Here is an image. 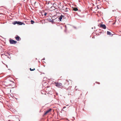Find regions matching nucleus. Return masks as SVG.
I'll return each mask as SVG.
<instances>
[{"instance_id": "nucleus-2", "label": "nucleus", "mask_w": 121, "mask_h": 121, "mask_svg": "<svg viewBox=\"0 0 121 121\" xmlns=\"http://www.w3.org/2000/svg\"><path fill=\"white\" fill-rule=\"evenodd\" d=\"M8 21L11 22L12 23H24V22H21L19 21H14L13 18H11L9 19L8 18Z\"/></svg>"}, {"instance_id": "nucleus-7", "label": "nucleus", "mask_w": 121, "mask_h": 121, "mask_svg": "<svg viewBox=\"0 0 121 121\" xmlns=\"http://www.w3.org/2000/svg\"><path fill=\"white\" fill-rule=\"evenodd\" d=\"M99 25H98L100 27H101L104 29H106V26L104 24H100V26H99Z\"/></svg>"}, {"instance_id": "nucleus-28", "label": "nucleus", "mask_w": 121, "mask_h": 121, "mask_svg": "<svg viewBox=\"0 0 121 121\" xmlns=\"http://www.w3.org/2000/svg\"><path fill=\"white\" fill-rule=\"evenodd\" d=\"M32 24H33V23H31Z\"/></svg>"}, {"instance_id": "nucleus-15", "label": "nucleus", "mask_w": 121, "mask_h": 121, "mask_svg": "<svg viewBox=\"0 0 121 121\" xmlns=\"http://www.w3.org/2000/svg\"><path fill=\"white\" fill-rule=\"evenodd\" d=\"M30 69L31 71H33L35 70V69L34 68H33V69H31V68H30Z\"/></svg>"}, {"instance_id": "nucleus-14", "label": "nucleus", "mask_w": 121, "mask_h": 121, "mask_svg": "<svg viewBox=\"0 0 121 121\" xmlns=\"http://www.w3.org/2000/svg\"><path fill=\"white\" fill-rule=\"evenodd\" d=\"M68 9H69V8H65L66 12H68Z\"/></svg>"}, {"instance_id": "nucleus-20", "label": "nucleus", "mask_w": 121, "mask_h": 121, "mask_svg": "<svg viewBox=\"0 0 121 121\" xmlns=\"http://www.w3.org/2000/svg\"><path fill=\"white\" fill-rule=\"evenodd\" d=\"M115 11H116L115 10H112V11L113 12Z\"/></svg>"}, {"instance_id": "nucleus-26", "label": "nucleus", "mask_w": 121, "mask_h": 121, "mask_svg": "<svg viewBox=\"0 0 121 121\" xmlns=\"http://www.w3.org/2000/svg\"><path fill=\"white\" fill-rule=\"evenodd\" d=\"M25 22H26V21H25Z\"/></svg>"}, {"instance_id": "nucleus-5", "label": "nucleus", "mask_w": 121, "mask_h": 121, "mask_svg": "<svg viewBox=\"0 0 121 121\" xmlns=\"http://www.w3.org/2000/svg\"><path fill=\"white\" fill-rule=\"evenodd\" d=\"M53 17H52V20H51L50 18H48L47 20L49 22H51L52 23H54V22H54V21L55 20V19H53Z\"/></svg>"}, {"instance_id": "nucleus-12", "label": "nucleus", "mask_w": 121, "mask_h": 121, "mask_svg": "<svg viewBox=\"0 0 121 121\" xmlns=\"http://www.w3.org/2000/svg\"><path fill=\"white\" fill-rule=\"evenodd\" d=\"M111 34V33L109 31H107V34L108 35H110Z\"/></svg>"}, {"instance_id": "nucleus-13", "label": "nucleus", "mask_w": 121, "mask_h": 121, "mask_svg": "<svg viewBox=\"0 0 121 121\" xmlns=\"http://www.w3.org/2000/svg\"><path fill=\"white\" fill-rule=\"evenodd\" d=\"M44 13V15L45 16H46L47 14V13L46 12H45V13H42V14H43V13Z\"/></svg>"}, {"instance_id": "nucleus-9", "label": "nucleus", "mask_w": 121, "mask_h": 121, "mask_svg": "<svg viewBox=\"0 0 121 121\" xmlns=\"http://www.w3.org/2000/svg\"><path fill=\"white\" fill-rule=\"evenodd\" d=\"M73 10L75 11H77L78 10L77 7H74L73 9Z\"/></svg>"}, {"instance_id": "nucleus-10", "label": "nucleus", "mask_w": 121, "mask_h": 121, "mask_svg": "<svg viewBox=\"0 0 121 121\" xmlns=\"http://www.w3.org/2000/svg\"><path fill=\"white\" fill-rule=\"evenodd\" d=\"M18 41H19L20 37L18 36L16 37L15 38Z\"/></svg>"}, {"instance_id": "nucleus-23", "label": "nucleus", "mask_w": 121, "mask_h": 121, "mask_svg": "<svg viewBox=\"0 0 121 121\" xmlns=\"http://www.w3.org/2000/svg\"><path fill=\"white\" fill-rule=\"evenodd\" d=\"M36 3V1L35 2V3H34V4H35Z\"/></svg>"}, {"instance_id": "nucleus-24", "label": "nucleus", "mask_w": 121, "mask_h": 121, "mask_svg": "<svg viewBox=\"0 0 121 121\" xmlns=\"http://www.w3.org/2000/svg\"><path fill=\"white\" fill-rule=\"evenodd\" d=\"M115 24V23H113V25H114Z\"/></svg>"}, {"instance_id": "nucleus-25", "label": "nucleus", "mask_w": 121, "mask_h": 121, "mask_svg": "<svg viewBox=\"0 0 121 121\" xmlns=\"http://www.w3.org/2000/svg\"><path fill=\"white\" fill-rule=\"evenodd\" d=\"M99 20H98V22H99Z\"/></svg>"}, {"instance_id": "nucleus-3", "label": "nucleus", "mask_w": 121, "mask_h": 121, "mask_svg": "<svg viewBox=\"0 0 121 121\" xmlns=\"http://www.w3.org/2000/svg\"><path fill=\"white\" fill-rule=\"evenodd\" d=\"M63 18L64 19L66 18V17L65 16H64L61 15L58 18H55V19H56V20H57H57H59V21L60 22L61 21V19H62Z\"/></svg>"}, {"instance_id": "nucleus-29", "label": "nucleus", "mask_w": 121, "mask_h": 121, "mask_svg": "<svg viewBox=\"0 0 121 121\" xmlns=\"http://www.w3.org/2000/svg\"><path fill=\"white\" fill-rule=\"evenodd\" d=\"M36 23H38L37 22H36Z\"/></svg>"}, {"instance_id": "nucleus-19", "label": "nucleus", "mask_w": 121, "mask_h": 121, "mask_svg": "<svg viewBox=\"0 0 121 121\" xmlns=\"http://www.w3.org/2000/svg\"><path fill=\"white\" fill-rule=\"evenodd\" d=\"M66 108V107H65V106H64V107H63V108Z\"/></svg>"}, {"instance_id": "nucleus-11", "label": "nucleus", "mask_w": 121, "mask_h": 121, "mask_svg": "<svg viewBox=\"0 0 121 121\" xmlns=\"http://www.w3.org/2000/svg\"><path fill=\"white\" fill-rule=\"evenodd\" d=\"M13 24L14 25H15L16 24H18V25H22L23 24L25 25L24 23H13Z\"/></svg>"}, {"instance_id": "nucleus-18", "label": "nucleus", "mask_w": 121, "mask_h": 121, "mask_svg": "<svg viewBox=\"0 0 121 121\" xmlns=\"http://www.w3.org/2000/svg\"><path fill=\"white\" fill-rule=\"evenodd\" d=\"M99 5H97V9H99V7H99Z\"/></svg>"}, {"instance_id": "nucleus-1", "label": "nucleus", "mask_w": 121, "mask_h": 121, "mask_svg": "<svg viewBox=\"0 0 121 121\" xmlns=\"http://www.w3.org/2000/svg\"><path fill=\"white\" fill-rule=\"evenodd\" d=\"M8 80H9L10 82H8V84H9V86H11L13 88L14 87L13 86L15 85V83L13 81V79L10 77H8Z\"/></svg>"}, {"instance_id": "nucleus-4", "label": "nucleus", "mask_w": 121, "mask_h": 121, "mask_svg": "<svg viewBox=\"0 0 121 121\" xmlns=\"http://www.w3.org/2000/svg\"><path fill=\"white\" fill-rule=\"evenodd\" d=\"M54 84H55V86L58 87H60L61 86H63L61 83L58 82H55Z\"/></svg>"}, {"instance_id": "nucleus-27", "label": "nucleus", "mask_w": 121, "mask_h": 121, "mask_svg": "<svg viewBox=\"0 0 121 121\" xmlns=\"http://www.w3.org/2000/svg\"><path fill=\"white\" fill-rule=\"evenodd\" d=\"M45 23H47L46 22H45Z\"/></svg>"}, {"instance_id": "nucleus-30", "label": "nucleus", "mask_w": 121, "mask_h": 121, "mask_svg": "<svg viewBox=\"0 0 121 121\" xmlns=\"http://www.w3.org/2000/svg\"><path fill=\"white\" fill-rule=\"evenodd\" d=\"M58 23H59V22H58Z\"/></svg>"}, {"instance_id": "nucleus-6", "label": "nucleus", "mask_w": 121, "mask_h": 121, "mask_svg": "<svg viewBox=\"0 0 121 121\" xmlns=\"http://www.w3.org/2000/svg\"><path fill=\"white\" fill-rule=\"evenodd\" d=\"M9 42L11 44H15L17 42L13 39H10L9 40Z\"/></svg>"}, {"instance_id": "nucleus-16", "label": "nucleus", "mask_w": 121, "mask_h": 121, "mask_svg": "<svg viewBox=\"0 0 121 121\" xmlns=\"http://www.w3.org/2000/svg\"><path fill=\"white\" fill-rule=\"evenodd\" d=\"M30 22L31 23H35L34 21L32 20H31Z\"/></svg>"}, {"instance_id": "nucleus-8", "label": "nucleus", "mask_w": 121, "mask_h": 121, "mask_svg": "<svg viewBox=\"0 0 121 121\" xmlns=\"http://www.w3.org/2000/svg\"><path fill=\"white\" fill-rule=\"evenodd\" d=\"M52 109H50L48 110L47 111L44 113V115H46L48 113L50 112H51Z\"/></svg>"}, {"instance_id": "nucleus-22", "label": "nucleus", "mask_w": 121, "mask_h": 121, "mask_svg": "<svg viewBox=\"0 0 121 121\" xmlns=\"http://www.w3.org/2000/svg\"><path fill=\"white\" fill-rule=\"evenodd\" d=\"M5 65V64L3 62V63ZM5 65H6V66L7 67V65L6 64H5Z\"/></svg>"}, {"instance_id": "nucleus-21", "label": "nucleus", "mask_w": 121, "mask_h": 121, "mask_svg": "<svg viewBox=\"0 0 121 121\" xmlns=\"http://www.w3.org/2000/svg\"><path fill=\"white\" fill-rule=\"evenodd\" d=\"M97 84H100V83L99 82H97Z\"/></svg>"}, {"instance_id": "nucleus-17", "label": "nucleus", "mask_w": 121, "mask_h": 121, "mask_svg": "<svg viewBox=\"0 0 121 121\" xmlns=\"http://www.w3.org/2000/svg\"><path fill=\"white\" fill-rule=\"evenodd\" d=\"M67 82H71V81L70 80H69L68 81H67Z\"/></svg>"}]
</instances>
